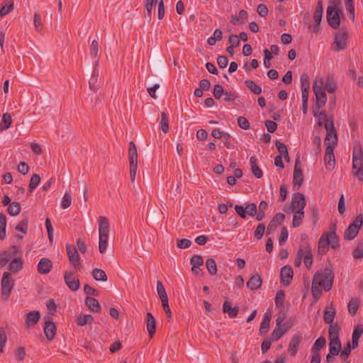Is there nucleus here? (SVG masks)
<instances>
[{"label": "nucleus", "mask_w": 363, "mask_h": 363, "mask_svg": "<svg viewBox=\"0 0 363 363\" xmlns=\"http://www.w3.org/2000/svg\"><path fill=\"white\" fill-rule=\"evenodd\" d=\"M21 210V204L17 201H13L10 203L7 208L8 213L13 216H18L20 213Z\"/></svg>", "instance_id": "obj_45"}, {"label": "nucleus", "mask_w": 363, "mask_h": 363, "mask_svg": "<svg viewBox=\"0 0 363 363\" xmlns=\"http://www.w3.org/2000/svg\"><path fill=\"white\" fill-rule=\"evenodd\" d=\"M6 216L4 213H0V240H4L6 237Z\"/></svg>", "instance_id": "obj_42"}, {"label": "nucleus", "mask_w": 363, "mask_h": 363, "mask_svg": "<svg viewBox=\"0 0 363 363\" xmlns=\"http://www.w3.org/2000/svg\"><path fill=\"white\" fill-rule=\"evenodd\" d=\"M250 163L251 164V171L253 175L257 179H260L262 175V171L257 164V158L255 156H252L250 159Z\"/></svg>", "instance_id": "obj_35"}, {"label": "nucleus", "mask_w": 363, "mask_h": 363, "mask_svg": "<svg viewBox=\"0 0 363 363\" xmlns=\"http://www.w3.org/2000/svg\"><path fill=\"white\" fill-rule=\"evenodd\" d=\"M206 266L211 275H216L217 274L218 269L214 259H207L206 261Z\"/></svg>", "instance_id": "obj_48"}, {"label": "nucleus", "mask_w": 363, "mask_h": 363, "mask_svg": "<svg viewBox=\"0 0 363 363\" xmlns=\"http://www.w3.org/2000/svg\"><path fill=\"white\" fill-rule=\"evenodd\" d=\"M323 81L320 82V85L315 81L313 84V90L315 96V103L313 106L318 108H323L327 102V96L323 87Z\"/></svg>", "instance_id": "obj_8"}, {"label": "nucleus", "mask_w": 363, "mask_h": 363, "mask_svg": "<svg viewBox=\"0 0 363 363\" xmlns=\"http://www.w3.org/2000/svg\"><path fill=\"white\" fill-rule=\"evenodd\" d=\"M157 291L160 296L161 301L168 300V296L166 290L162 281H157Z\"/></svg>", "instance_id": "obj_53"}, {"label": "nucleus", "mask_w": 363, "mask_h": 363, "mask_svg": "<svg viewBox=\"0 0 363 363\" xmlns=\"http://www.w3.org/2000/svg\"><path fill=\"white\" fill-rule=\"evenodd\" d=\"M160 128L163 131V133H167L169 131V120L167 115L162 112L161 113V120H160Z\"/></svg>", "instance_id": "obj_54"}, {"label": "nucleus", "mask_w": 363, "mask_h": 363, "mask_svg": "<svg viewBox=\"0 0 363 363\" xmlns=\"http://www.w3.org/2000/svg\"><path fill=\"white\" fill-rule=\"evenodd\" d=\"M335 146L330 145V143H328V145L325 150V165L328 170H333L335 165V158L334 155V150Z\"/></svg>", "instance_id": "obj_12"}, {"label": "nucleus", "mask_w": 363, "mask_h": 363, "mask_svg": "<svg viewBox=\"0 0 363 363\" xmlns=\"http://www.w3.org/2000/svg\"><path fill=\"white\" fill-rule=\"evenodd\" d=\"M285 300V293L283 290L277 291L275 297V304L277 307L283 306Z\"/></svg>", "instance_id": "obj_64"}, {"label": "nucleus", "mask_w": 363, "mask_h": 363, "mask_svg": "<svg viewBox=\"0 0 363 363\" xmlns=\"http://www.w3.org/2000/svg\"><path fill=\"white\" fill-rule=\"evenodd\" d=\"M310 220L313 224H315L319 218L318 209L316 206H309Z\"/></svg>", "instance_id": "obj_49"}, {"label": "nucleus", "mask_w": 363, "mask_h": 363, "mask_svg": "<svg viewBox=\"0 0 363 363\" xmlns=\"http://www.w3.org/2000/svg\"><path fill=\"white\" fill-rule=\"evenodd\" d=\"M340 327L337 323H333L330 325L328 330V338L329 340H338L339 338V333H340Z\"/></svg>", "instance_id": "obj_38"}, {"label": "nucleus", "mask_w": 363, "mask_h": 363, "mask_svg": "<svg viewBox=\"0 0 363 363\" xmlns=\"http://www.w3.org/2000/svg\"><path fill=\"white\" fill-rule=\"evenodd\" d=\"M294 213L292 220V227L298 228L303 222L304 218V211L301 209H297V211H293Z\"/></svg>", "instance_id": "obj_36"}, {"label": "nucleus", "mask_w": 363, "mask_h": 363, "mask_svg": "<svg viewBox=\"0 0 363 363\" xmlns=\"http://www.w3.org/2000/svg\"><path fill=\"white\" fill-rule=\"evenodd\" d=\"M157 0H145V15L150 18L152 15V9L156 4Z\"/></svg>", "instance_id": "obj_62"}, {"label": "nucleus", "mask_w": 363, "mask_h": 363, "mask_svg": "<svg viewBox=\"0 0 363 363\" xmlns=\"http://www.w3.org/2000/svg\"><path fill=\"white\" fill-rule=\"evenodd\" d=\"M320 286H321L318 285L317 283H315V281H313L311 286V293L315 301H318L321 296L322 290L320 288Z\"/></svg>", "instance_id": "obj_55"}, {"label": "nucleus", "mask_w": 363, "mask_h": 363, "mask_svg": "<svg viewBox=\"0 0 363 363\" xmlns=\"http://www.w3.org/2000/svg\"><path fill=\"white\" fill-rule=\"evenodd\" d=\"M310 79L307 73H303L301 75V90L310 89Z\"/></svg>", "instance_id": "obj_60"}, {"label": "nucleus", "mask_w": 363, "mask_h": 363, "mask_svg": "<svg viewBox=\"0 0 363 363\" xmlns=\"http://www.w3.org/2000/svg\"><path fill=\"white\" fill-rule=\"evenodd\" d=\"M299 164L300 158L298 155H296L293 176V186L294 189H298L303 182V175Z\"/></svg>", "instance_id": "obj_13"}, {"label": "nucleus", "mask_w": 363, "mask_h": 363, "mask_svg": "<svg viewBox=\"0 0 363 363\" xmlns=\"http://www.w3.org/2000/svg\"><path fill=\"white\" fill-rule=\"evenodd\" d=\"M245 85L246 86L255 94H260L262 91V87L257 84H256V83L251 80V79H247L245 81Z\"/></svg>", "instance_id": "obj_46"}, {"label": "nucleus", "mask_w": 363, "mask_h": 363, "mask_svg": "<svg viewBox=\"0 0 363 363\" xmlns=\"http://www.w3.org/2000/svg\"><path fill=\"white\" fill-rule=\"evenodd\" d=\"M359 307V301L352 298L348 303V311L352 315H354Z\"/></svg>", "instance_id": "obj_50"}, {"label": "nucleus", "mask_w": 363, "mask_h": 363, "mask_svg": "<svg viewBox=\"0 0 363 363\" xmlns=\"http://www.w3.org/2000/svg\"><path fill=\"white\" fill-rule=\"evenodd\" d=\"M275 145L277 148V150L279 153V156L284 157L285 160L289 162L290 161V157L289 155V152L286 145L284 143H282L278 140L275 142Z\"/></svg>", "instance_id": "obj_37"}, {"label": "nucleus", "mask_w": 363, "mask_h": 363, "mask_svg": "<svg viewBox=\"0 0 363 363\" xmlns=\"http://www.w3.org/2000/svg\"><path fill=\"white\" fill-rule=\"evenodd\" d=\"M45 323L43 331L48 340L52 341L56 335L57 327L53 322L52 318L47 315L44 318Z\"/></svg>", "instance_id": "obj_11"}, {"label": "nucleus", "mask_w": 363, "mask_h": 363, "mask_svg": "<svg viewBox=\"0 0 363 363\" xmlns=\"http://www.w3.org/2000/svg\"><path fill=\"white\" fill-rule=\"evenodd\" d=\"M98 65L99 62H96L95 67L93 69L91 76L89 80V88L94 92H96L99 88V70L96 69Z\"/></svg>", "instance_id": "obj_26"}, {"label": "nucleus", "mask_w": 363, "mask_h": 363, "mask_svg": "<svg viewBox=\"0 0 363 363\" xmlns=\"http://www.w3.org/2000/svg\"><path fill=\"white\" fill-rule=\"evenodd\" d=\"M128 160L130 165H138V152L135 143L133 141L129 143Z\"/></svg>", "instance_id": "obj_30"}, {"label": "nucleus", "mask_w": 363, "mask_h": 363, "mask_svg": "<svg viewBox=\"0 0 363 363\" xmlns=\"http://www.w3.org/2000/svg\"><path fill=\"white\" fill-rule=\"evenodd\" d=\"M94 320V317L91 315L81 314L77 318V323L78 325L83 326L86 324H91Z\"/></svg>", "instance_id": "obj_44"}, {"label": "nucleus", "mask_w": 363, "mask_h": 363, "mask_svg": "<svg viewBox=\"0 0 363 363\" xmlns=\"http://www.w3.org/2000/svg\"><path fill=\"white\" fill-rule=\"evenodd\" d=\"M52 268V262L47 257L41 258L37 265L38 272L40 274H48L51 271Z\"/></svg>", "instance_id": "obj_22"}, {"label": "nucleus", "mask_w": 363, "mask_h": 363, "mask_svg": "<svg viewBox=\"0 0 363 363\" xmlns=\"http://www.w3.org/2000/svg\"><path fill=\"white\" fill-rule=\"evenodd\" d=\"M40 318V313L38 311H33L26 314V324L28 328L35 325Z\"/></svg>", "instance_id": "obj_28"}, {"label": "nucleus", "mask_w": 363, "mask_h": 363, "mask_svg": "<svg viewBox=\"0 0 363 363\" xmlns=\"http://www.w3.org/2000/svg\"><path fill=\"white\" fill-rule=\"evenodd\" d=\"M324 142L326 146L328 145V143H330V145H334V146H336L337 144V131L327 132Z\"/></svg>", "instance_id": "obj_47"}, {"label": "nucleus", "mask_w": 363, "mask_h": 363, "mask_svg": "<svg viewBox=\"0 0 363 363\" xmlns=\"http://www.w3.org/2000/svg\"><path fill=\"white\" fill-rule=\"evenodd\" d=\"M85 303L93 312L99 313L101 310L99 301L94 297L86 296L85 298Z\"/></svg>", "instance_id": "obj_31"}, {"label": "nucleus", "mask_w": 363, "mask_h": 363, "mask_svg": "<svg viewBox=\"0 0 363 363\" xmlns=\"http://www.w3.org/2000/svg\"><path fill=\"white\" fill-rule=\"evenodd\" d=\"M306 206V201L304 195L302 193L296 192L292 195L291 205L289 208L286 206L284 207V211L286 213L290 211H295L297 209L304 210Z\"/></svg>", "instance_id": "obj_6"}, {"label": "nucleus", "mask_w": 363, "mask_h": 363, "mask_svg": "<svg viewBox=\"0 0 363 363\" xmlns=\"http://www.w3.org/2000/svg\"><path fill=\"white\" fill-rule=\"evenodd\" d=\"M11 258V255L7 251L0 252V266L5 267Z\"/></svg>", "instance_id": "obj_61"}, {"label": "nucleus", "mask_w": 363, "mask_h": 363, "mask_svg": "<svg viewBox=\"0 0 363 363\" xmlns=\"http://www.w3.org/2000/svg\"><path fill=\"white\" fill-rule=\"evenodd\" d=\"M272 311L271 310H268L264 313L259 330V335L260 336H264L268 333L270 328V321L272 319Z\"/></svg>", "instance_id": "obj_19"}, {"label": "nucleus", "mask_w": 363, "mask_h": 363, "mask_svg": "<svg viewBox=\"0 0 363 363\" xmlns=\"http://www.w3.org/2000/svg\"><path fill=\"white\" fill-rule=\"evenodd\" d=\"M91 275L96 281H106L108 279L106 272L101 269L94 268Z\"/></svg>", "instance_id": "obj_39"}, {"label": "nucleus", "mask_w": 363, "mask_h": 363, "mask_svg": "<svg viewBox=\"0 0 363 363\" xmlns=\"http://www.w3.org/2000/svg\"><path fill=\"white\" fill-rule=\"evenodd\" d=\"M301 246L303 250V263L305 266L310 269L313 264V253L311 247L308 242V235L306 234L301 235Z\"/></svg>", "instance_id": "obj_7"}, {"label": "nucleus", "mask_w": 363, "mask_h": 363, "mask_svg": "<svg viewBox=\"0 0 363 363\" xmlns=\"http://www.w3.org/2000/svg\"><path fill=\"white\" fill-rule=\"evenodd\" d=\"M23 267V262L21 257L14 258L9 265V269L13 273H18Z\"/></svg>", "instance_id": "obj_34"}, {"label": "nucleus", "mask_w": 363, "mask_h": 363, "mask_svg": "<svg viewBox=\"0 0 363 363\" xmlns=\"http://www.w3.org/2000/svg\"><path fill=\"white\" fill-rule=\"evenodd\" d=\"M328 93H334L337 89V84L333 79L328 78L325 84L324 88Z\"/></svg>", "instance_id": "obj_58"}, {"label": "nucleus", "mask_w": 363, "mask_h": 363, "mask_svg": "<svg viewBox=\"0 0 363 363\" xmlns=\"http://www.w3.org/2000/svg\"><path fill=\"white\" fill-rule=\"evenodd\" d=\"M326 345V340L324 337L321 336L318 337L314 342L311 347V353L319 352L320 350L322 349Z\"/></svg>", "instance_id": "obj_43"}, {"label": "nucleus", "mask_w": 363, "mask_h": 363, "mask_svg": "<svg viewBox=\"0 0 363 363\" xmlns=\"http://www.w3.org/2000/svg\"><path fill=\"white\" fill-rule=\"evenodd\" d=\"M284 219L285 215L284 213H277L270 220L266 234L269 235L271 233H273L276 228L284 222Z\"/></svg>", "instance_id": "obj_20"}, {"label": "nucleus", "mask_w": 363, "mask_h": 363, "mask_svg": "<svg viewBox=\"0 0 363 363\" xmlns=\"http://www.w3.org/2000/svg\"><path fill=\"white\" fill-rule=\"evenodd\" d=\"M14 281L11 279L9 272H5L1 279V297L4 301H7L11 294L14 286Z\"/></svg>", "instance_id": "obj_5"}, {"label": "nucleus", "mask_w": 363, "mask_h": 363, "mask_svg": "<svg viewBox=\"0 0 363 363\" xmlns=\"http://www.w3.org/2000/svg\"><path fill=\"white\" fill-rule=\"evenodd\" d=\"M363 164V150L361 145L354 147L352 152V169H357L358 165Z\"/></svg>", "instance_id": "obj_23"}, {"label": "nucleus", "mask_w": 363, "mask_h": 363, "mask_svg": "<svg viewBox=\"0 0 363 363\" xmlns=\"http://www.w3.org/2000/svg\"><path fill=\"white\" fill-rule=\"evenodd\" d=\"M301 340L302 336L301 334H295L292 336L288 349V352L291 356L296 355Z\"/></svg>", "instance_id": "obj_21"}, {"label": "nucleus", "mask_w": 363, "mask_h": 363, "mask_svg": "<svg viewBox=\"0 0 363 363\" xmlns=\"http://www.w3.org/2000/svg\"><path fill=\"white\" fill-rule=\"evenodd\" d=\"M6 6H4L0 9V17H2L13 10V1L12 0L6 1Z\"/></svg>", "instance_id": "obj_56"}, {"label": "nucleus", "mask_w": 363, "mask_h": 363, "mask_svg": "<svg viewBox=\"0 0 363 363\" xmlns=\"http://www.w3.org/2000/svg\"><path fill=\"white\" fill-rule=\"evenodd\" d=\"M99 240H108L109 233L108 220L104 216L99 218Z\"/></svg>", "instance_id": "obj_16"}, {"label": "nucleus", "mask_w": 363, "mask_h": 363, "mask_svg": "<svg viewBox=\"0 0 363 363\" xmlns=\"http://www.w3.org/2000/svg\"><path fill=\"white\" fill-rule=\"evenodd\" d=\"M7 342V335L6 329L3 327H0V353H3L4 347Z\"/></svg>", "instance_id": "obj_57"}, {"label": "nucleus", "mask_w": 363, "mask_h": 363, "mask_svg": "<svg viewBox=\"0 0 363 363\" xmlns=\"http://www.w3.org/2000/svg\"><path fill=\"white\" fill-rule=\"evenodd\" d=\"M40 182V177L38 174H33L29 182V192L32 193L37 188Z\"/></svg>", "instance_id": "obj_51"}, {"label": "nucleus", "mask_w": 363, "mask_h": 363, "mask_svg": "<svg viewBox=\"0 0 363 363\" xmlns=\"http://www.w3.org/2000/svg\"><path fill=\"white\" fill-rule=\"evenodd\" d=\"M294 276V271L290 265L283 267L280 272L281 282L284 286H288L291 283Z\"/></svg>", "instance_id": "obj_17"}, {"label": "nucleus", "mask_w": 363, "mask_h": 363, "mask_svg": "<svg viewBox=\"0 0 363 363\" xmlns=\"http://www.w3.org/2000/svg\"><path fill=\"white\" fill-rule=\"evenodd\" d=\"M28 218H23L21 220L18 224L15 227L17 231L21 232L23 234H26L28 231Z\"/></svg>", "instance_id": "obj_59"}, {"label": "nucleus", "mask_w": 363, "mask_h": 363, "mask_svg": "<svg viewBox=\"0 0 363 363\" xmlns=\"http://www.w3.org/2000/svg\"><path fill=\"white\" fill-rule=\"evenodd\" d=\"M329 239L328 234L323 233L320 238L318 246V255H323L329 250Z\"/></svg>", "instance_id": "obj_27"}, {"label": "nucleus", "mask_w": 363, "mask_h": 363, "mask_svg": "<svg viewBox=\"0 0 363 363\" xmlns=\"http://www.w3.org/2000/svg\"><path fill=\"white\" fill-rule=\"evenodd\" d=\"M349 34L347 29L342 28L335 33L332 49L335 52L345 50L347 48Z\"/></svg>", "instance_id": "obj_3"}, {"label": "nucleus", "mask_w": 363, "mask_h": 363, "mask_svg": "<svg viewBox=\"0 0 363 363\" xmlns=\"http://www.w3.org/2000/svg\"><path fill=\"white\" fill-rule=\"evenodd\" d=\"M363 225V213L358 215L345 231L344 239L352 240L358 235Z\"/></svg>", "instance_id": "obj_4"}, {"label": "nucleus", "mask_w": 363, "mask_h": 363, "mask_svg": "<svg viewBox=\"0 0 363 363\" xmlns=\"http://www.w3.org/2000/svg\"><path fill=\"white\" fill-rule=\"evenodd\" d=\"M323 1L319 0L317 2L316 8H315V11L313 15V18L314 23H315L313 26V31L314 33H318L320 30V26L322 18H323Z\"/></svg>", "instance_id": "obj_14"}, {"label": "nucleus", "mask_w": 363, "mask_h": 363, "mask_svg": "<svg viewBox=\"0 0 363 363\" xmlns=\"http://www.w3.org/2000/svg\"><path fill=\"white\" fill-rule=\"evenodd\" d=\"M146 324L149 336L152 338L156 331V320L153 315L150 312L147 313Z\"/></svg>", "instance_id": "obj_29"}, {"label": "nucleus", "mask_w": 363, "mask_h": 363, "mask_svg": "<svg viewBox=\"0 0 363 363\" xmlns=\"http://www.w3.org/2000/svg\"><path fill=\"white\" fill-rule=\"evenodd\" d=\"M12 123L11 115L6 113L2 116V120L0 123V130H7L10 128Z\"/></svg>", "instance_id": "obj_41"}, {"label": "nucleus", "mask_w": 363, "mask_h": 363, "mask_svg": "<svg viewBox=\"0 0 363 363\" xmlns=\"http://www.w3.org/2000/svg\"><path fill=\"white\" fill-rule=\"evenodd\" d=\"M322 108H318L316 106H313V115L314 117L318 118V121L317 122V125L320 127L323 125V120L325 121L327 118V113L325 110L320 111Z\"/></svg>", "instance_id": "obj_33"}, {"label": "nucleus", "mask_w": 363, "mask_h": 363, "mask_svg": "<svg viewBox=\"0 0 363 363\" xmlns=\"http://www.w3.org/2000/svg\"><path fill=\"white\" fill-rule=\"evenodd\" d=\"M234 208L241 218L245 219L247 215L252 217L255 216L257 206L255 203H249L245 206L236 204Z\"/></svg>", "instance_id": "obj_9"}, {"label": "nucleus", "mask_w": 363, "mask_h": 363, "mask_svg": "<svg viewBox=\"0 0 363 363\" xmlns=\"http://www.w3.org/2000/svg\"><path fill=\"white\" fill-rule=\"evenodd\" d=\"M329 352L332 354H338L341 349L340 340H329Z\"/></svg>", "instance_id": "obj_40"}, {"label": "nucleus", "mask_w": 363, "mask_h": 363, "mask_svg": "<svg viewBox=\"0 0 363 363\" xmlns=\"http://www.w3.org/2000/svg\"><path fill=\"white\" fill-rule=\"evenodd\" d=\"M336 315V309L333 303L325 308L323 311V320L326 324H333L334 318Z\"/></svg>", "instance_id": "obj_24"}, {"label": "nucleus", "mask_w": 363, "mask_h": 363, "mask_svg": "<svg viewBox=\"0 0 363 363\" xmlns=\"http://www.w3.org/2000/svg\"><path fill=\"white\" fill-rule=\"evenodd\" d=\"M246 285L247 287L252 291L257 290L260 289L262 285V278L257 273L252 274Z\"/></svg>", "instance_id": "obj_25"}, {"label": "nucleus", "mask_w": 363, "mask_h": 363, "mask_svg": "<svg viewBox=\"0 0 363 363\" xmlns=\"http://www.w3.org/2000/svg\"><path fill=\"white\" fill-rule=\"evenodd\" d=\"M335 275L331 267H325L323 272H316L313 281L321 286L325 291H329L333 286Z\"/></svg>", "instance_id": "obj_1"}, {"label": "nucleus", "mask_w": 363, "mask_h": 363, "mask_svg": "<svg viewBox=\"0 0 363 363\" xmlns=\"http://www.w3.org/2000/svg\"><path fill=\"white\" fill-rule=\"evenodd\" d=\"M285 333V331L280 328V325H277L269 338L271 339V341L274 342L279 340Z\"/></svg>", "instance_id": "obj_52"}, {"label": "nucleus", "mask_w": 363, "mask_h": 363, "mask_svg": "<svg viewBox=\"0 0 363 363\" xmlns=\"http://www.w3.org/2000/svg\"><path fill=\"white\" fill-rule=\"evenodd\" d=\"M64 279L65 284L71 291H76L79 289V280L74 277L73 272L65 271L64 272Z\"/></svg>", "instance_id": "obj_15"}, {"label": "nucleus", "mask_w": 363, "mask_h": 363, "mask_svg": "<svg viewBox=\"0 0 363 363\" xmlns=\"http://www.w3.org/2000/svg\"><path fill=\"white\" fill-rule=\"evenodd\" d=\"M330 4L332 5L328 6L326 11L327 21L331 28L337 29L340 26V16L342 11L338 8L339 1L331 0Z\"/></svg>", "instance_id": "obj_2"}, {"label": "nucleus", "mask_w": 363, "mask_h": 363, "mask_svg": "<svg viewBox=\"0 0 363 363\" xmlns=\"http://www.w3.org/2000/svg\"><path fill=\"white\" fill-rule=\"evenodd\" d=\"M66 250L70 264L76 269H79L81 268L80 257L77 247L74 245L66 244Z\"/></svg>", "instance_id": "obj_10"}, {"label": "nucleus", "mask_w": 363, "mask_h": 363, "mask_svg": "<svg viewBox=\"0 0 363 363\" xmlns=\"http://www.w3.org/2000/svg\"><path fill=\"white\" fill-rule=\"evenodd\" d=\"M352 256L354 259L363 258V242H359L357 246L354 249Z\"/></svg>", "instance_id": "obj_63"}, {"label": "nucleus", "mask_w": 363, "mask_h": 363, "mask_svg": "<svg viewBox=\"0 0 363 363\" xmlns=\"http://www.w3.org/2000/svg\"><path fill=\"white\" fill-rule=\"evenodd\" d=\"M223 311L224 313H228V316L230 318H234L238 314L239 308L238 306L233 308L231 303L229 301H226L223 303Z\"/></svg>", "instance_id": "obj_32"}, {"label": "nucleus", "mask_w": 363, "mask_h": 363, "mask_svg": "<svg viewBox=\"0 0 363 363\" xmlns=\"http://www.w3.org/2000/svg\"><path fill=\"white\" fill-rule=\"evenodd\" d=\"M328 234L329 239V246H330L334 250H337L340 248V240L339 237L336 233V225L335 223L331 224L329 228V231L325 233Z\"/></svg>", "instance_id": "obj_18"}]
</instances>
